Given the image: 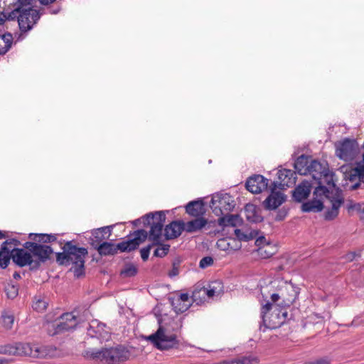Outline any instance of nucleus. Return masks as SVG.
<instances>
[{"instance_id":"62","label":"nucleus","mask_w":364,"mask_h":364,"mask_svg":"<svg viewBox=\"0 0 364 364\" xmlns=\"http://www.w3.org/2000/svg\"><path fill=\"white\" fill-rule=\"evenodd\" d=\"M57 240V235L48 234V243L53 242Z\"/></svg>"},{"instance_id":"26","label":"nucleus","mask_w":364,"mask_h":364,"mask_svg":"<svg viewBox=\"0 0 364 364\" xmlns=\"http://www.w3.org/2000/svg\"><path fill=\"white\" fill-rule=\"evenodd\" d=\"M242 222V219L238 215H225L218 219V224L220 226L236 227Z\"/></svg>"},{"instance_id":"57","label":"nucleus","mask_w":364,"mask_h":364,"mask_svg":"<svg viewBox=\"0 0 364 364\" xmlns=\"http://www.w3.org/2000/svg\"><path fill=\"white\" fill-rule=\"evenodd\" d=\"M259 234L257 230H251L250 232H247V241L251 240L255 238Z\"/></svg>"},{"instance_id":"23","label":"nucleus","mask_w":364,"mask_h":364,"mask_svg":"<svg viewBox=\"0 0 364 364\" xmlns=\"http://www.w3.org/2000/svg\"><path fill=\"white\" fill-rule=\"evenodd\" d=\"M208 224V220L205 218H196V219L184 223L186 232L191 233L200 230Z\"/></svg>"},{"instance_id":"51","label":"nucleus","mask_w":364,"mask_h":364,"mask_svg":"<svg viewBox=\"0 0 364 364\" xmlns=\"http://www.w3.org/2000/svg\"><path fill=\"white\" fill-rule=\"evenodd\" d=\"M355 173L358 176V180L362 181L364 184V164L358 163L355 166Z\"/></svg>"},{"instance_id":"11","label":"nucleus","mask_w":364,"mask_h":364,"mask_svg":"<svg viewBox=\"0 0 364 364\" xmlns=\"http://www.w3.org/2000/svg\"><path fill=\"white\" fill-rule=\"evenodd\" d=\"M13 262L18 267H23L28 266L30 270L35 271L33 264L35 262L32 261L31 256L28 249L26 248H13L9 255Z\"/></svg>"},{"instance_id":"64","label":"nucleus","mask_w":364,"mask_h":364,"mask_svg":"<svg viewBox=\"0 0 364 364\" xmlns=\"http://www.w3.org/2000/svg\"><path fill=\"white\" fill-rule=\"evenodd\" d=\"M279 298H280V296L278 294H272L271 296L272 301L274 303L277 302Z\"/></svg>"},{"instance_id":"1","label":"nucleus","mask_w":364,"mask_h":364,"mask_svg":"<svg viewBox=\"0 0 364 364\" xmlns=\"http://www.w3.org/2000/svg\"><path fill=\"white\" fill-rule=\"evenodd\" d=\"M183 318H169L168 321L164 325L159 326L158 330L153 334L147 337V340L151 341L159 350H168L177 348L178 341L177 340L176 333H178L183 326Z\"/></svg>"},{"instance_id":"3","label":"nucleus","mask_w":364,"mask_h":364,"mask_svg":"<svg viewBox=\"0 0 364 364\" xmlns=\"http://www.w3.org/2000/svg\"><path fill=\"white\" fill-rule=\"evenodd\" d=\"M166 220L164 211H156L149 213L143 218L144 226H150V230L147 232L146 240L149 243L140 250L141 257L143 261H146L149 258L150 250L156 245H161L162 238V230Z\"/></svg>"},{"instance_id":"42","label":"nucleus","mask_w":364,"mask_h":364,"mask_svg":"<svg viewBox=\"0 0 364 364\" xmlns=\"http://www.w3.org/2000/svg\"><path fill=\"white\" fill-rule=\"evenodd\" d=\"M333 173L331 172L327 168L323 172V174H322L321 181L323 183H326L328 186L334 187L336 185L333 181Z\"/></svg>"},{"instance_id":"40","label":"nucleus","mask_w":364,"mask_h":364,"mask_svg":"<svg viewBox=\"0 0 364 364\" xmlns=\"http://www.w3.org/2000/svg\"><path fill=\"white\" fill-rule=\"evenodd\" d=\"M255 206L252 204H247L245 206V211L247 213V219L250 221L256 223L258 220V217L255 215Z\"/></svg>"},{"instance_id":"55","label":"nucleus","mask_w":364,"mask_h":364,"mask_svg":"<svg viewBox=\"0 0 364 364\" xmlns=\"http://www.w3.org/2000/svg\"><path fill=\"white\" fill-rule=\"evenodd\" d=\"M355 173V167L353 168L348 176V178L350 182L357 181L358 180V176Z\"/></svg>"},{"instance_id":"43","label":"nucleus","mask_w":364,"mask_h":364,"mask_svg":"<svg viewBox=\"0 0 364 364\" xmlns=\"http://www.w3.org/2000/svg\"><path fill=\"white\" fill-rule=\"evenodd\" d=\"M220 283L213 282L209 284L208 288L205 287V294L206 297L211 298L217 293L218 287H220Z\"/></svg>"},{"instance_id":"41","label":"nucleus","mask_w":364,"mask_h":364,"mask_svg":"<svg viewBox=\"0 0 364 364\" xmlns=\"http://www.w3.org/2000/svg\"><path fill=\"white\" fill-rule=\"evenodd\" d=\"M21 245V242L16 239H9L4 241L1 245V250H6L9 253H11V245L16 247Z\"/></svg>"},{"instance_id":"38","label":"nucleus","mask_w":364,"mask_h":364,"mask_svg":"<svg viewBox=\"0 0 364 364\" xmlns=\"http://www.w3.org/2000/svg\"><path fill=\"white\" fill-rule=\"evenodd\" d=\"M158 247L154 251V256L157 257H163L166 256L170 248L169 245L162 244V240L161 241V245H157Z\"/></svg>"},{"instance_id":"30","label":"nucleus","mask_w":364,"mask_h":364,"mask_svg":"<svg viewBox=\"0 0 364 364\" xmlns=\"http://www.w3.org/2000/svg\"><path fill=\"white\" fill-rule=\"evenodd\" d=\"M191 297L193 301L196 302L197 304L203 303L206 299V296L205 294V287L197 285L192 292Z\"/></svg>"},{"instance_id":"8","label":"nucleus","mask_w":364,"mask_h":364,"mask_svg":"<svg viewBox=\"0 0 364 364\" xmlns=\"http://www.w3.org/2000/svg\"><path fill=\"white\" fill-rule=\"evenodd\" d=\"M235 206V200L228 193H218L213 196L210 207L217 216L224 215L225 212L232 211Z\"/></svg>"},{"instance_id":"29","label":"nucleus","mask_w":364,"mask_h":364,"mask_svg":"<svg viewBox=\"0 0 364 364\" xmlns=\"http://www.w3.org/2000/svg\"><path fill=\"white\" fill-rule=\"evenodd\" d=\"M13 36L11 33L0 36V55H4L11 47Z\"/></svg>"},{"instance_id":"39","label":"nucleus","mask_w":364,"mask_h":364,"mask_svg":"<svg viewBox=\"0 0 364 364\" xmlns=\"http://www.w3.org/2000/svg\"><path fill=\"white\" fill-rule=\"evenodd\" d=\"M10 253H9L6 250H2L1 247L0 248V268L6 269L9 264L10 263L11 257L9 256Z\"/></svg>"},{"instance_id":"16","label":"nucleus","mask_w":364,"mask_h":364,"mask_svg":"<svg viewBox=\"0 0 364 364\" xmlns=\"http://www.w3.org/2000/svg\"><path fill=\"white\" fill-rule=\"evenodd\" d=\"M184 230V222L183 220H173L164 228L165 239L173 240L178 237Z\"/></svg>"},{"instance_id":"61","label":"nucleus","mask_w":364,"mask_h":364,"mask_svg":"<svg viewBox=\"0 0 364 364\" xmlns=\"http://www.w3.org/2000/svg\"><path fill=\"white\" fill-rule=\"evenodd\" d=\"M309 364H330V361L328 359L322 358Z\"/></svg>"},{"instance_id":"27","label":"nucleus","mask_w":364,"mask_h":364,"mask_svg":"<svg viewBox=\"0 0 364 364\" xmlns=\"http://www.w3.org/2000/svg\"><path fill=\"white\" fill-rule=\"evenodd\" d=\"M106 327L105 323H99L97 321H92L87 328V334L91 337H101L102 332Z\"/></svg>"},{"instance_id":"21","label":"nucleus","mask_w":364,"mask_h":364,"mask_svg":"<svg viewBox=\"0 0 364 364\" xmlns=\"http://www.w3.org/2000/svg\"><path fill=\"white\" fill-rule=\"evenodd\" d=\"M311 191V184L308 181H303L293 191L292 197L296 202H301L308 198Z\"/></svg>"},{"instance_id":"54","label":"nucleus","mask_w":364,"mask_h":364,"mask_svg":"<svg viewBox=\"0 0 364 364\" xmlns=\"http://www.w3.org/2000/svg\"><path fill=\"white\" fill-rule=\"evenodd\" d=\"M272 304L267 301L261 309V316L262 319L265 317L266 314L272 309Z\"/></svg>"},{"instance_id":"35","label":"nucleus","mask_w":364,"mask_h":364,"mask_svg":"<svg viewBox=\"0 0 364 364\" xmlns=\"http://www.w3.org/2000/svg\"><path fill=\"white\" fill-rule=\"evenodd\" d=\"M45 326L47 333L50 336L61 333L57 320L54 322H47Z\"/></svg>"},{"instance_id":"32","label":"nucleus","mask_w":364,"mask_h":364,"mask_svg":"<svg viewBox=\"0 0 364 364\" xmlns=\"http://www.w3.org/2000/svg\"><path fill=\"white\" fill-rule=\"evenodd\" d=\"M259 359L255 355L242 356L229 362V364H258Z\"/></svg>"},{"instance_id":"34","label":"nucleus","mask_w":364,"mask_h":364,"mask_svg":"<svg viewBox=\"0 0 364 364\" xmlns=\"http://www.w3.org/2000/svg\"><path fill=\"white\" fill-rule=\"evenodd\" d=\"M258 253L262 258H269L274 255V247L269 243L258 248Z\"/></svg>"},{"instance_id":"37","label":"nucleus","mask_w":364,"mask_h":364,"mask_svg":"<svg viewBox=\"0 0 364 364\" xmlns=\"http://www.w3.org/2000/svg\"><path fill=\"white\" fill-rule=\"evenodd\" d=\"M316 181L318 183V186L314 191V196H316V197L324 196L326 198H328L329 191L325 186L323 185L321 180H318Z\"/></svg>"},{"instance_id":"9","label":"nucleus","mask_w":364,"mask_h":364,"mask_svg":"<svg viewBox=\"0 0 364 364\" xmlns=\"http://www.w3.org/2000/svg\"><path fill=\"white\" fill-rule=\"evenodd\" d=\"M41 15L42 14H41L40 11L33 9L31 7H23L18 16V26L21 32L27 33L31 30Z\"/></svg>"},{"instance_id":"15","label":"nucleus","mask_w":364,"mask_h":364,"mask_svg":"<svg viewBox=\"0 0 364 364\" xmlns=\"http://www.w3.org/2000/svg\"><path fill=\"white\" fill-rule=\"evenodd\" d=\"M56 320L61 333L75 329L79 323L77 317L72 312L63 314Z\"/></svg>"},{"instance_id":"53","label":"nucleus","mask_w":364,"mask_h":364,"mask_svg":"<svg viewBox=\"0 0 364 364\" xmlns=\"http://www.w3.org/2000/svg\"><path fill=\"white\" fill-rule=\"evenodd\" d=\"M234 232L239 241H247V232H245L240 229H235Z\"/></svg>"},{"instance_id":"60","label":"nucleus","mask_w":364,"mask_h":364,"mask_svg":"<svg viewBox=\"0 0 364 364\" xmlns=\"http://www.w3.org/2000/svg\"><path fill=\"white\" fill-rule=\"evenodd\" d=\"M363 183L362 181L358 180L357 181H355V183L354 184H352L350 186V190H351V191L357 190L358 188H361V186Z\"/></svg>"},{"instance_id":"18","label":"nucleus","mask_w":364,"mask_h":364,"mask_svg":"<svg viewBox=\"0 0 364 364\" xmlns=\"http://www.w3.org/2000/svg\"><path fill=\"white\" fill-rule=\"evenodd\" d=\"M331 201L332 204L331 208L327 210L324 215V218L326 220H332L338 216L339 208L344 203V199L341 193L337 191L336 196L331 199Z\"/></svg>"},{"instance_id":"58","label":"nucleus","mask_w":364,"mask_h":364,"mask_svg":"<svg viewBox=\"0 0 364 364\" xmlns=\"http://www.w3.org/2000/svg\"><path fill=\"white\" fill-rule=\"evenodd\" d=\"M176 301L179 303L189 302V295L186 293L181 294Z\"/></svg>"},{"instance_id":"12","label":"nucleus","mask_w":364,"mask_h":364,"mask_svg":"<svg viewBox=\"0 0 364 364\" xmlns=\"http://www.w3.org/2000/svg\"><path fill=\"white\" fill-rule=\"evenodd\" d=\"M277 183L272 182L270 186L271 194L264 200L263 205L267 210H275L285 201V196L279 191H275Z\"/></svg>"},{"instance_id":"19","label":"nucleus","mask_w":364,"mask_h":364,"mask_svg":"<svg viewBox=\"0 0 364 364\" xmlns=\"http://www.w3.org/2000/svg\"><path fill=\"white\" fill-rule=\"evenodd\" d=\"M278 178L280 181L279 188L291 187L295 184L296 180V173L290 169H282L277 173Z\"/></svg>"},{"instance_id":"56","label":"nucleus","mask_w":364,"mask_h":364,"mask_svg":"<svg viewBox=\"0 0 364 364\" xmlns=\"http://www.w3.org/2000/svg\"><path fill=\"white\" fill-rule=\"evenodd\" d=\"M267 244L266 242V238L264 236L258 237L255 240V245L257 247H262L264 245Z\"/></svg>"},{"instance_id":"24","label":"nucleus","mask_w":364,"mask_h":364,"mask_svg":"<svg viewBox=\"0 0 364 364\" xmlns=\"http://www.w3.org/2000/svg\"><path fill=\"white\" fill-rule=\"evenodd\" d=\"M310 159L304 154L301 155L297 158L294 162V166L295 170L300 175H307L308 168L309 165Z\"/></svg>"},{"instance_id":"22","label":"nucleus","mask_w":364,"mask_h":364,"mask_svg":"<svg viewBox=\"0 0 364 364\" xmlns=\"http://www.w3.org/2000/svg\"><path fill=\"white\" fill-rule=\"evenodd\" d=\"M326 165L322 164L317 160H311L309 165L308 174L311 175L315 181L321 180L322 174L327 168Z\"/></svg>"},{"instance_id":"10","label":"nucleus","mask_w":364,"mask_h":364,"mask_svg":"<svg viewBox=\"0 0 364 364\" xmlns=\"http://www.w3.org/2000/svg\"><path fill=\"white\" fill-rule=\"evenodd\" d=\"M358 144L355 139H345L336 145V155L344 161L353 160L358 152Z\"/></svg>"},{"instance_id":"5","label":"nucleus","mask_w":364,"mask_h":364,"mask_svg":"<svg viewBox=\"0 0 364 364\" xmlns=\"http://www.w3.org/2000/svg\"><path fill=\"white\" fill-rule=\"evenodd\" d=\"M133 237L126 241L114 245V243L105 242L100 244L95 249L101 256L114 255L120 251L131 252L138 248V247L146 241L147 237V231L144 229L137 230L132 235Z\"/></svg>"},{"instance_id":"44","label":"nucleus","mask_w":364,"mask_h":364,"mask_svg":"<svg viewBox=\"0 0 364 364\" xmlns=\"http://www.w3.org/2000/svg\"><path fill=\"white\" fill-rule=\"evenodd\" d=\"M5 291L7 297L13 299L18 294V287L14 284H8L5 288Z\"/></svg>"},{"instance_id":"25","label":"nucleus","mask_w":364,"mask_h":364,"mask_svg":"<svg viewBox=\"0 0 364 364\" xmlns=\"http://www.w3.org/2000/svg\"><path fill=\"white\" fill-rule=\"evenodd\" d=\"M323 204L320 199L316 198L311 200L307 201L302 204L301 210L303 212L309 213L314 212L318 213L323 210Z\"/></svg>"},{"instance_id":"47","label":"nucleus","mask_w":364,"mask_h":364,"mask_svg":"<svg viewBox=\"0 0 364 364\" xmlns=\"http://www.w3.org/2000/svg\"><path fill=\"white\" fill-rule=\"evenodd\" d=\"M181 261L179 259H175L172 264V269L168 272L170 277H176L179 274Z\"/></svg>"},{"instance_id":"63","label":"nucleus","mask_w":364,"mask_h":364,"mask_svg":"<svg viewBox=\"0 0 364 364\" xmlns=\"http://www.w3.org/2000/svg\"><path fill=\"white\" fill-rule=\"evenodd\" d=\"M354 208L356 211L359 212L360 213H361V211H362V209L364 208L363 207V205L360 204V203H354Z\"/></svg>"},{"instance_id":"13","label":"nucleus","mask_w":364,"mask_h":364,"mask_svg":"<svg viewBox=\"0 0 364 364\" xmlns=\"http://www.w3.org/2000/svg\"><path fill=\"white\" fill-rule=\"evenodd\" d=\"M245 187L247 191L252 193H259L267 189L268 179L262 175H253L247 179Z\"/></svg>"},{"instance_id":"33","label":"nucleus","mask_w":364,"mask_h":364,"mask_svg":"<svg viewBox=\"0 0 364 364\" xmlns=\"http://www.w3.org/2000/svg\"><path fill=\"white\" fill-rule=\"evenodd\" d=\"M48 302L43 298L36 296L33 303V309L38 312H43L46 310Z\"/></svg>"},{"instance_id":"50","label":"nucleus","mask_w":364,"mask_h":364,"mask_svg":"<svg viewBox=\"0 0 364 364\" xmlns=\"http://www.w3.org/2000/svg\"><path fill=\"white\" fill-rule=\"evenodd\" d=\"M3 326L6 329H10L14 323V316L11 315L2 316Z\"/></svg>"},{"instance_id":"46","label":"nucleus","mask_w":364,"mask_h":364,"mask_svg":"<svg viewBox=\"0 0 364 364\" xmlns=\"http://www.w3.org/2000/svg\"><path fill=\"white\" fill-rule=\"evenodd\" d=\"M21 5L22 6H23L22 4H21ZM22 9H23V7H18L17 9L13 10L11 12L4 14L6 19L9 20V21H13V20L17 18V20L18 21V16H19V14H21Z\"/></svg>"},{"instance_id":"4","label":"nucleus","mask_w":364,"mask_h":364,"mask_svg":"<svg viewBox=\"0 0 364 364\" xmlns=\"http://www.w3.org/2000/svg\"><path fill=\"white\" fill-rule=\"evenodd\" d=\"M56 348L53 346H39L28 343L14 342L0 345V355L11 356H31L43 358L55 355Z\"/></svg>"},{"instance_id":"6","label":"nucleus","mask_w":364,"mask_h":364,"mask_svg":"<svg viewBox=\"0 0 364 364\" xmlns=\"http://www.w3.org/2000/svg\"><path fill=\"white\" fill-rule=\"evenodd\" d=\"M85 358L101 362L104 364H117L129 359L130 353L122 346L102 348L101 350L90 349L83 353Z\"/></svg>"},{"instance_id":"48","label":"nucleus","mask_w":364,"mask_h":364,"mask_svg":"<svg viewBox=\"0 0 364 364\" xmlns=\"http://www.w3.org/2000/svg\"><path fill=\"white\" fill-rule=\"evenodd\" d=\"M32 1L33 0H19V2L23 6H31ZM38 1L41 3V4L44 5V6L50 5L51 4H53L54 2L56 1V0H38Z\"/></svg>"},{"instance_id":"20","label":"nucleus","mask_w":364,"mask_h":364,"mask_svg":"<svg viewBox=\"0 0 364 364\" xmlns=\"http://www.w3.org/2000/svg\"><path fill=\"white\" fill-rule=\"evenodd\" d=\"M262 324L260 325V331H265L267 328L275 329L281 326L284 321V317H280V312L277 313L275 311L271 314L269 321H267L265 317L262 319Z\"/></svg>"},{"instance_id":"59","label":"nucleus","mask_w":364,"mask_h":364,"mask_svg":"<svg viewBox=\"0 0 364 364\" xmlns=\"http://www.w3.org/2000/svg\"><path fill=\"white\" fill-rule=\"evenodd\" d=\"M356 256L357 255L355 252H350L344 256V258L347 262H352Z\"/></svg>"},{"instance_id":"14","label":"nucleus","mask_w":364,"mask_h":364,"mask_svg":"<svg viewBox=\"0 0 364 364\" xmlns=\"http://www.w3.org/2000/svg\"><path fill=\"white\" fill-rule=\"evenodd\" d=\"M112 225H108L93 230L89 241L90 245L95 249L100 244L106 242L112 234Z\"/></svg>"},{"instance_id":"7","label":"nucleus","mask_w":364,"mask_h":364,"mask_svg":"<svg viewBox=\"0 0 364 364\" xmlns=\"http://www.w3.org/2000/svg\"><path fill=\"white\" fill-rule=\"evenodd\" d=\"M23 247L26 249H28L31 259L35 262V264H33L35 271L38 270L42 264L50 259V255L53 252L50 246L32 242L31 241L26 242L23 245Z\"/></svg>"},{"instance_id":"31","label":"nucleus","mask_w":364,"mask_h":364,"mask_svg":"<svg viewBox=\"0 0 364 364\" xmlns=\"http://www.w3.org/2000/svg\"><path fill=\"white\" fill-rule=\"evenodd\" d=\"M138 272V268L132 263L125 264L124 268L120 272V275L123 277H134Z\"/></svg>"},{"instance_id":"28","label":"nucleus","mask_w":364,"mask_h":364,"mask_svg":"<svg viewBox=\"0 0 364 364\" xmlns=\"http://www.w3.org/2000/svg\"><path fill=\"white\" fill-rule=\"evenodd\" d=\"M230 242H228L227 239L223 238L218 241L217 245L220 247L223 250H237L241 247V244L239 242L236 241L235 239H230Z\"/></svg>"},{"instance_id":"52","label":"nucleus","mask_w":364,"mask_h":364,"mask_svg":"<svg viewBox=\"0 0 364 364\" xmlns=\"http://www.w3.org/2000/svg\"><path fill=\"white\" fill-rule=\"evenodd\" d=\"M173 305L174 306L175 311L177 314L185 312L190 306V304H181V303H179L178 304L176 305V304L173 303Z\"/></svg>"},{"instance_id":"45","label":"nucleus","mask_w":364,"mask_h":364,"mask_svg":"<svg viewBox=\"0 0 364 364\" xmlns=\"http://www.w3.org/2000/svg\"><path fill=\"white\" fill-rule=\"evenodd\" d=\"M61 10V6L60 4H55V5H53V6H47V7L46 9H43V12L41 13L42 14H52V15H55V14H58Z\"/></svg>"},{"instance_id":"36","label":"nucleus","mask_w":364,"mask_h":364,"mask_svg":"<svg viewBox=\"0 0 364 364\" xmlns=\"http://www.w3.org/2000/svg\"><path fill=\"white\" fill-rule=\"evenodd\" d=\"M28 238L31 240L32 242H37L38 244L45 245L48 243V234L43 233H30Z\"/></svg>"},{"instance_id":"49","label":"nucleus","mask_w":364,"mask_h":364,"mask_svg":"<svg viewBox=\"0 0 364 364\" xmlns=\"http://www.w3.org/2000/svg\"><path fill=\"white\" fill-rule=\"evenodd\" d=\"M213 264V259L212 257H210V256H207V257H203L200 262H199V267L201 268V269H205L208 267H210L211 266L212 264Z\"/></svg>"},{"instance_id":"2","label":"nucleus","mask_w":364,"mask_h":364,"mask_svg":"<svg viewBox=\"0 0 364 364\" xmlns=\"http://www.w3.org/2000/svg\"><path fill=\"white\" fill-rule=\"evenodd\" d=\"M62 252L56 253V262L59 265H73L70 270L73 271L75 276L80 277L85 274V258L87 255V250L85 247H78L74 241H67L62 247Z\"/></svg>"},{"instance_id":"17","label":"nucleus","mask_w":364,"mask_h":364,"mask_svg":"<svg viewBox=\"0 0 364 364\" xmlns=\"http://www.w3.org/2000/svg\"><path fill=\"white\" fill-rule=\"evenodd\" d=\"M186 212L191 217L204 218L206 213L205 205L202 199L191 201L185 206Z\"/></svg>"}]
</instances>
